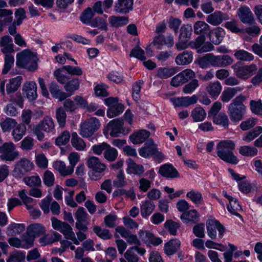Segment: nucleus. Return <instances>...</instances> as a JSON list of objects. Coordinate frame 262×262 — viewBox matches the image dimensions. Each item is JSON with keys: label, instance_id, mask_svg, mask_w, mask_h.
I'll return each mask as SVG.
<instances>
[{"label": "nucleus", "instance_id": "f257e3e1", "mask_svg": "<svg viewBox=\"0 0 262 262\" xmlns=\"http://www.w3.org/2000/svg\"><path fill=\"white\" fill-rule=\"evenodd\" d=\"M234 148L235 144L232 141H222L216 146V153L219 158L224 161L232 164H236L238 160L233 154V150Z\"/></svg>", "mask_w": 262, "mask_h": 262}, {"label": "nucleus", "instance_id": "f03ea898", "mask_svg": "<svg viewBox=\"0 0 262 262\" xmlns=\"http://www.w3.org/2000/svg\"><path fill=\"white\" fill-rule=\"evenodd\" d=\"M246 97L240 94L234 98L228 106L230 119L233 122H238L244 118L246 112V106L243 102Z\"/></svg>", "mask_w": 262, "mask_h": 262}, {"label": "nucleus", "instance_id": "7ed1b4c3", "mask_svg": "<svg viewBox=\"0 0 262 262\" xmlns=\"http://www.w3.org/2000/svg\"><path fill=\"white\" fill-rule=\"evenodd\" d=\"M16 64L29 71H34L37 69V57L28 50H25L16 56Z\"/></svg>", "mask_w": 262, "mask_h": 262}, {"label": "nucleus", "instance_id": "20e7f679", "mask_svg": "<svg viewBox=\"0 0 262 262\" xmlns=\"http://www.w3.org/2000/svg\"><path fill=\"white\" fill-rule=\"evenodd\" d=\"M86 165L91 169L89 172V176L92 180H98L103 176L106 166L99 158L95 156L89 157L87 159Z\"/></svg>", "mask_w": 262, "mask_h": 262}, {"label": "nucleus", "instance_id": "39448f33", "mask_svg": "<svg viewBox=\"0 0 262 262\" xmlns=\"http://www.w3.org/2000/svg\"><path fill=\"white\" fill-rule=\"evenodd\" d=\"M55 124L53 118L46 116L36 125L34 133L39 141H42L45 138L43 132L51 133L55 131Z\"/></svg>", "mask_w": 262, "mask_h": 262}, {"label": "nucleus", "instance_id": "423d86ee", "mask_svg": "<svg viewBox=\"0 0 262 262\" xmlns=\"http://www.w3.org/2000/svg\"><path fill=\"white\" fill-rule=\"evenodd\" d=\"M236 76L242 80H246L253 76L257 70L255 64L246 65L240 62H237L231 67Z\"/></svg>", "mask_w": 262, "mask_h": 262}, {"label": "nucleus", "instance_id": "0eeeda50", "mask_svg": "<svg viewBox=\"0 0 262 262\" xmlns=\"http://www.w3.org/2000/svg\"><path fill=\"white\" fill-rule=\"evenodd\" d=\"M100 127V123L97 118L95 117L90 118L81 124L79 134L83 138L90 137Z\"/></svg>", "mask_w": 262, "mask_h": 262}, {"label": "nucleus", "instance_id": "6e6552de", "mask_svg": "<svg viewBox=\"0 0 262 262\" xmlns=\"http://www.w3.org/2000/svg\"><path fill=\"white\" fill-rule=\"evenodd\" d=\"M33 167L34 164L30 160L21 158L16 163L12 170V175L16 179H20L33 169Z\"/></svg>", "mask_w": 262, "mask_h": 262}, {"label": "nucleus", "instance_id": "1a4fd4ad", "mask_svg": "<svg viewBox=\"0 0 262 262\" xmlns=\"http://www.w3.org/2000/svg\"><path fill=\"white\" fill-rule=\"evenodd\" d=\"M15 145L11 142H6L0 146V158L2 160L13 161L18 156Z\"/></svg>", "mask_w": 262, "mask_h": 262}, {"label": "nucleus", "instance_id": "9d476101", "mask_svg": "<svg viewBox=\"0 0 262 262\" xmlns=\"http://www.w3.org/2000/svg\"><path fill=\"white\" fill-rule=\"evenodd\" d=\"M207 234L210 238L214 239L216 238V230L219 231V236L222 237L224 232V227L220 222L214 219H209L206 223Z\"/></svg>", "mask_w": 262, "mask_h": 262}, {"label": "nucleus", "instance_id": "9b49d317", "mask_svg": "<svg viewBox=\"0 0 262 262\" xmlns=\"http://www.w3.org/2000/svg\"><path fill=\"white\" fill-rule=\"evenodd\" d=\"M195 76V74L192 70L186 69L174 76L171 80L170 84L178 87L193 79Z\"/></svg>", "mask_w": 262, "mask_h": 262}, {"label": "nucleus", "instance_id": "f8f14e48", "mask_svg": "<svg viewBox=\"0 0 262 262\" xmlns=\"http://www.w3.org/2000/svg\"><path fill=\"white\" fill-rule=\"evenodd\" d=\"M229 19H230V16L228 13L217 10L210 14L206 18L207 22L214 26H217L224 21Z\"/></svg>", "mask_w": 262, "mask_h": 262}, {"label": "nucleus", "instance_id": "ddd939ff", "mask_svg": "<svg viewBox=\"0 0 262 262\" xmlns=\"http://www.w3.org/2000/svg\"><path fill=\"white\" fill-rule=\"evenodd\" d=\"M123 124V120L121 118L111 121L107 124L108 130L110 131V135L113 137H116L123 134L124 132Z\"/></svg>", "mask_w": 262, "mask_h": 262}, {"label": "nucleus", "instance_id": "4468645a", "mask_svg": "<svg viewBox=\"0 0 262 262\" xmlns=\"http://www.w3.org/2000/svg\"><path fill=\"white\" fill-rule=\"evenodd\" d=\"M134 0H117L114 5V11L118 13L126 14L133 10Z\"/></svg>", "mask_w": 262, "mask_h": 262}, {"label": "nucleus", "instance_id": "2eb2a0df", "mask_svg": "<svg viewBox=\"0 0 262 262\" xmlns=\"http://www.w3.org/2000/svg\"><path fill=\"white\" fill-rule=\"evenodd\" d=\"M146 252V250L139 246H133L129 248L124 254V257L128 262H138L139 258L136 253L141 255H143Z\"/></svg>", "mask_w": 262, "mask_h": 262}, {"label": "nucleus", "instance_id": "dca6fc26", "mask_svg": "<svg viewBox=\"0 0 262 262\" xmlns=\"http://www.w3.org/2000/svg\"><path fill=\"white\" fill-rule=\"evenodd\" d=\"M233 59L228 55H214L211 53V66L213 67H225L231 64Z\"/></svg>", "mask_w": 262, "mask_h": 262}, {"label": "nucleus", "instance_id": "f3484780", "mask_svg": "<svg viewBox=\"0 0 262 262\" xmlns=\"http://www.w3.org/2000/svg\"><path fill=\"white\" fill-rule=\"evenodd\" d=\"M238 16L244 24L252 25L255 23L254 16L247 6L240 7L238 10Z\"/></svg>", "mask_w": 262, "mask_h": 262}, {"label": "nucleus", "instance_id": "a211bd4d", "mask_svg": "<svg viewBox=\"0 0 262 262\" xmlns=\"http://www.w3.org/2000/svg\"><path fill=\"white\" fill-rule=\"evenodd\" d=\"M139 155L143 158H148L157 154L156 145L151 140H148L144 144V146L139 150Z\"/></svg>", "mask_w": 262, "mask_h": 262}, {"label": "nucleus", "instance_id": "6ab92c4d", "mask_svg": "<svg viewBox=\"0 0 262 262\" xmlns=\"http://www.w3.org/2000/svg\"><path fill=\"white\" fill-rule=\"evenodd\" d=\"M200 214L195 209H191L185 212H183L180 219L186 224H194L198 222Z\"/></svg>", "mask_w": 262, "mask_h": 262}, {"label": "nucleus", "instance_id": "aec40b11", "mask_svg": "<svg viewBox=\"0 0 262 262\" xmlns=\"http://www.w3.org/2000/svg\"><path fill=\"white\" fill-rule=\"evenodd\" d=\"M243 89L242 86L228 87L222 92L220 99L223 102L228 103L238 92L242 91Z\"/></svg>", "mask_w": 262, "mask_h": 262}, {"label": "nucleus", "instance_id": "412c9836", "mask_svg": "<svg viewBox=\"0 0 262 262\" xmlns=\"http://www.w3.org/2000/svg\"><path fill=\"white\" fill-rule=\"evenodd\" d=\"M153 43L155 46H158L157 48L159 49H161L160 47L163 45L170 48L174 45L173 37L171 34L166 36L163 35H157L154 37Z\"/></svg>", "mask_w": 262, "mask_h": 262}, {"label": "nucleus", "instance_id": "4be33fe9", "mask_svg": "<svg viewBox=\"0 0 262 262\" xmlns=\"http://www.w3.org/2000/svg\"><path fill=\"white\" fill-rule=\"evenodd\" d=\"M1 51L5 54H11L14 52V45L11 37L8 35L3 36L0 40Z\"/></svg>", "mask_w": 262, "mask_h": 262}, {"label": "nucleus", "instance_id": "5701e85b", "mask_svg": "<svg viewBox=\"0 0 262 262\" xmlns=\"http://www.w3.org/2000/svg\"><path fill=\"white\" fill-rule=\"evenodd\" d=\"M159 173L167 178H175L179 177V172L171 164H164L159 168Z\"/></svg>", "mask_w": 262, "mask_h": 262}, {"label": "nucleus", "instance_id": "b1692460", "mask_svg": "<svg viewBox=\"0 0 262 262\" xmlns=\"http://www.w3.org/2000/svg\"><path fill=\"white\" fill-rule=\"evenodd\" d=\"M23 90L29 100L33 101L37 98V85L35 82L29 81L25 83L23 85Z\"/></svg>", "mask_w": 262, "mask_h": 262}, {"label": "nucleus", "instance_id": "393cba45", "mask_svg": "<svg viewBox=\"0 0 262 262\" xmlns=\"http://www.w3.org/2000/svg\"><path fill=\"white\" fill-rule=\"evenodd\" d=\"M193 55L191 51L185 50L179 53L175 59L177 64L179 66L187 65L193 60Z\"/></svg>", "mask_w": 262, "mask_h": 262}, {"label": "nucleus", "instance_id": "a878e982", "mask_svg": "<svg viewBox=\"0 0 262 262\" xmlns=\"http://www.w3.org/2000/svg\"><path fill=\"white\" fill-rule=\"evenodd\" d=\"M225 35L224 29L217 27L209 31V38L210 41L215 45H218L223 41Z\"/></svg>", "mask_w": 262, "mask_h": 262}, {"label": "nucleus", "instance_id": "bb28decb", "mask_svg": "<svg viewBox=\"0 0 262 262\" xmlns=\"http://www.w3.org/2000/svg\"><path fill=\"white\" fill-rule=\"evenodd\" d=\"M58 231L63 234L66 239L71 240L76 245H79L80 243L77 239L72 228L68 223L64 222Z\"/></svg>", "mask_w": 262, "mask_h": 262}, {"label": "nucleus", "instance_id": "cd10ccee", "mask_svg": "<svg viewBox=\"0 0 262 262\" xmlns=\"http://www.w3.org/2000/svg\"><path fill=\"white\" fill-rule=\"evenodd\" d=\"M49 90L53 98L62 101L68 97L67 93L61 91L55 82H52L49 85Z\"/></svg>", "mask_w": 262, "mask_h": 262}, {"label": "nucleus", "instance_id": "c85d7f7f", "mask_svg": "<svg viewBox=\"0 0 262 262\" xmlns=\"http://www.w3.org/2000/svg\"><path fill=\"white\" fill-rule=\"evenodd\" d=\"M181 242L178 238H173L165 244L164 250L167 255H172L179 249Z\"/></svg>", "mask_w": 262, "mask_h": 262}, {"label": "nucleus", "instance_id": "c756f323", "mask_svg": "<svg viewBox=\"0 0 262 262\" xmlns=\"http://www.w3.org/2000/svg\"><path fill=\"white\" fill-rule=\"evenodd\" d=\"M222 90L221 83L217 81L210 82L206 87V91L214 99L220 94Z\"/></svg>", "mask_w": 262, "mask_h": 262}, {"label": "nucleus", "instance_id": "7c9ffc66", "mask_svg": "<svg viewBox=\"0 0 262 262\" xmlns=\"http://www.w3.org/2000/svg\"><path fill=\"white\" fill-rule=\"evenodd\" d=\"M198 97L193 95L191 97H182L174 99L173 103L177 106H188L196 103Z\"/></svg>", "mask_w": 262, "mask_h": 262}, {"label": "nucleus", "instance_id": "2f4dec72", "mask_svg": "<svg viewBox=\"0 0 262 262\" xmlns=\"http://www.w3.org/2000/svg\"><path fill=\"white\" fill-rule=\"evenodd\" d=\"M127 164V171L130 174L141 175L144 172V168L142 165L137 164L134 160L130 158L126 160Z\"/></svg>", "mask_w": 262, "mask_h": 262}, {"label": "nucleus", "instance_id": "473e14b6", "mask_svg": "<svg viewBox=\"0 0 262 262\" xmlns=\"http://www.w3.org/2000/svg\"><path fill=\"white\" fill-rule=\"evenodd\" d=\"M150 136V133L146 130H141L130 136L129 139L134 144H140L144 142Z\"/></svg>", "mask_w": 262, "mask_h": 262}, {"label": "nucleus", "instance_id": "72a5a7b5", "mask_svg": "<svg viewBox=\"0 0 262 262\" xmlns=\"http://www.w3.org/2000/svg\"><path fill=\"white\" fill-rule=\"evenodd\" d=\"M27 233L32 234L35 237L44 235L46 233V228L41 224L35 223L30 225L27 228Z\"/></svg>", "mask_w": 262, "mask_h": 262}, {"label": "nucleus", "instance_id": "f704fd0d", "mask_svg": "<svg viewBox=\"0 0 262 262\" xmlns=\"http://www.w3.org/2000/svg\"><path fill=\"white\" fill-rule=\"evenodd\" d=\"M23 80L21 76H18L14 78L10 79L9 83L6 85V91L8 94L16 92L20 86Z\"/></svg>", "mask_w": 262, "mask_h": 262}, {"label": "nucleus", "instance_id": "c9c22d12", "mask_svg": "<svg viewBox=\"0 0 262 262\" xmlns=\"http://www.w3.org/2000/svg\"><path fill=\"white\" fill-rule=\"evenodd\" d=\"M177 72L176 67L159 68L157 70V76L161 79H167L171 77Z\"/></svg>", "mask_w": 262, "mask_h": 262}, {"label": "nucleus", "instance_id": "e433bc0d", "mask_svg": "<svg viewBox=\"0 0 262 262\" xmlns=\"http://www.w3.org/2000/svg\"><path fill=\"white\" fill-rule=\"evenodd\" d=\"M53 167L63 176L70 175L73 173L72 167H67L65 163L61 161L55 162Z\"/></svg>", "mask_w": 262, "mask_h": 262}, {"label": "nucleus", "instance_id": "4c0bfd02", "mask_svg": "<svg viewBox=\"0 0 262 262\" xmlns=\"http://www.w3.org/2000/svg\"><path fill=\"white\" fill-rule=\"evenodd\" d=\"M154 203L149 200H147L142 203L141 206V214L142 217H147L149 216L155 209Z\"/></svg>", "mask_w": 262, "mask_h": 262}, {"label": "nucleus", "instance_id": "58836bf2", "mask_svg": "<svg viewBox=\"0 0 262 262\" xmlns=\"http://www.w3.org/2000/svg\"><path fill=\"white\" fill-rule=\"evenodd\" d=\"M206 112L201 106L195 107L191 112V116L194 122L203 121L206 117Z\"/></svg>", "mask_w": 262, "mask_h": 262}, {"label": "nucleus", "instance_id": "ea45409f", "mask_svg": "<svg viewBox=\"0 0 262 262\" xmlns=\"http://www.w3.org/2000/svg\"><path fill=\"white\" fill-rule=\"evenodd\" d=\"M71 143L72 146L77 150L83 151L86 148V144L84 140L80 138L76 133L72 135Z\"/></svg>", "mask_w": 262, "mask_h": 262}, {"label": "nucleus", "instance_id": "a19ab883", "mask_svg": "<svg viewBox=\"0 0 262 262\" xmlns=\"http://www.w3.org/2000/svg\"><path fill=\"white\" fill-rule=\"evenodd\" d=\"M234 56L240 61H251L254 59L253 55L244 50L234 51Z\"/></svg>", "mask_w": 262, "mask_h": 262}, {"label": "nucleus", "instance_id": "79ce46f5", "mask_svg": "<svg viewBox=\"0 0 262 262\" xmlns=\"http://www.w3.org/2000/svg\"><path fill=\"white\" fill-rule=\"evenodd\" d=\"M109 22L113 27H119L126 25L128 18L125 16H111L109 17Z\"/></svg>", "mask_w": 262, "mask_h": 262}, {"label": "nucleus", "instance_id": "37998d69", "mask_svg": "<svg viewBox=\"0 0 262 262\" xmlns=\"http://www.w3.org/2000/svg\"><path fill=\"white\" fill-rule=\"evenodd\" d=\"M194 32L196 34H207L210 31V26L205 22L199 20L193 25Z\"/></svg>", "mask_w": 262, "mask_h": 262}, {"label": "nucleus", "instance_id": "c03bdc74", "mask_svg": "<svg viewBox=\"0 0 262 262\" xmlns=\"http://www.w3.org/2000/svg\"><path fill=\"white\" fill-rule=\"evenodd\" d=\"M227 209L231 214L239 218L242 217L241 215L237 212L242 210V207L236 199L233 198L229 201V204L227 205Z\"/></svg>", "mask_w": 262, "mask_h": 262}, {"label": "nucleus", "instance_id": "a18cd8bd", "mask_svg": "<svg viewBox=\"0 0 262 262\" xmlns=\"http://www.w3.org/2000/svg\"><path fill=\"white\" fill-rule=\"evenodd\" d=\"M55 118L60 128H64L66 124L67 114L63 108L60 107L56 109Z\"/></svg>", "mask_w": 262, "mask_h": 262}, {"label": "nucleus", "instance_id": "49530a36", "mask_svg": "<svg viewBox=\"0 0 262 262\" xmlns=\"http://www.w3.org/2000/svg\"><path fill=\"white\" fill-rule=\"evenodd\" d=\"M25 229L23 224L12 223L7 227V232L9 235L15 236L23 232Z\"/></svg>", "mask_w": 262, "mask_h": 262}, {"label": "nucleus", "instance_id": "de8ad7c7", "mask_svg": "<svg viewBox=\"0 0 262 262\" xmlns=\"http://www.w3.org/2000/svg\"><path fill=\"white\" fill-rule=\"evenodd\" d=\"M262 133V127L256 126L250 131L246 133L243 136V140L247 142H250L257 137Z\"/></svg>", "mask_w": 262, "mask_h": 262}, {"label": "nucleus", "instance_id": "09e8293b", "mask_svg": "<svg viewBox=\"0 0 262 262\" xmlns=\"http://www.w3.org/2000/svg\"><path fill=\"white\" fill-rule=\"evenodd\" d=\"M213 122L217 125L223 126L225 128H228L229 120L228 116L224 113H220L212 117Z\"/></svg>", "mask_w": 262, "mask_h": 262}, {"label": "nucleus", "instance_id": "8fccbe9b", "mask_svg": "<svg viewBox=\"0 0 262 262\" xmlns=\"http://www.w3.org/2000/svg\"><path fill=\"white\" fill-rule=\"evenodd\" d=\"M17 123L16 121L13 118H6L4 120L0 123V125L3 132H9L12 129L14 128Z\"/></svg>", "mask_w": 262, "mask_h": 262}, {"label": "nucleus", "instance_id": "3c124183", "mask_svg": "<svg viewBox=\"0 0 262 262\" xmlns=\"http://www.w3.org/2000/svg\"><path fill=\"white\" fill-rule=\"evenodd\" d=\"M124 110V106L123 104H116L108 108L107 111V116L110 118H114L121 114Z\"/></svg>", "mask_w": 262, "mask_h": 262}, {"label": "nucleus", "instance_id": "603ef678", "mask_svg": "<svg viewBox=\"0 0 262 262\" xmlns=\"http://www.w3.org/2000/svg\"><path fill=\"white\" fill-rule=\"evenodd\" d=\"M118 155L117 150L108 144L107 147L103 152V157L108 162L116 160Z\"/></svg>", "mask_w": 262, "mask_h": 262}, {"label": "nucleus", "instance_id": "864d4df0", "mask_svg": "<svg viewBox=\"0 0 262 262\" xmlns=\"http://www.w3.org/2000/svg\"><path fill=\"white\" fill-rule=\"evenodd\" d=\"M26 127L23 124H17L12 132V136L15 142L20 140L26 133Z\"/></svg>", "mask_w": 262, "mask_h": 262}, {"label": "nucleus", "instance_id": "5fc2aeb1", "mask_svg": "<svg viewBox=\"0 0 262 262\" xmlns=\"http://www.w3.org/2000/svg\"><path fill=\"white\" fill-rule=\"evenodd\" d=\"M65 84L64 88L66 92L70 93V94L68 95V97H69L79 89L80 82L78 79L74 78Z\"/></svg>", "mask_w": 262, "mask_h": 262}, {"label": "nucleus", "instance_id": "6e6d98bb", "mask_svg": "<svg viewBox=\"0 0 262 262\" xmlns=\"http://www.w3.org/2000/svg\"><path fill=\"white\" fill-rule=\"evenodd\" d=\"M23 181L30 187H39L41 185V179L37 175L26 177L23 179Z\"/></svg>", "mask_w": 262, "mask_h": 262}, {"label": "nucleus", "instance_id": "4d7b16f0", "mask_svg": "<svg viewBox=\"0 0 262 262\" xmlns=\"http://www.w3.org/2000/svg\"><path fill=\"white\" fill-rule=\"evenodd\" d=\"M90 26L92 27L98 28L101 30H107L106 19L99 16L93 18Z\"/></svg>", "mask_w": 262, "mask_h": 262}, {"label": "nucleus", "instance_id": "13d9d810", "mask_svg": "<svg viewBox=\"0 0 262 262\" xmlns=\"http://www.w3.org/2000/svg\"><path fill=\"white\" fill-rule=\"evenodd\" d=\"M26 258V253L24 251L16 250L11 253L6 262H22Z\"/></svg>", "mask_w": 262, "mask_h": 262}, {"label": "nucleus", "instance_id": "bf43d9fd", "mask_svg": "<svg viewBox=\"0 0 262 262\" xmlns=\"http://www.w3.org/2000/svg\"><path fill=\"white\" fill-rule=\"evenodd\" d=\"M186 196L195 205L201 204L203 201L202 193L199 191L194 190L188 192L186 194Z\"/></svg>", "mask_w": 262, "mask_h": 262}, {"label": "nucleus", "instance_id": "052dcab7", "mask_svg": "<svg viewBox=\"0 0 262 262\" xmlns=\"http://www.w3.org/2000/svg\"><path fill=\"white\" fill-rule=\"evenodd\" d=\"M85 108L90 113L94 112V114L98 116H103L105 114V110L103 107H99V105L95 103H91L87 104Z\"/></svg>", "mask_w": 262, "mask_h": 262}, {"label": "nucleus", "instance_id": "680f3d73", "mask_svg": "<svg viewBox=\"0 0 262 262\" xmlns=\"http://www.w3.org/2000/svg\"><path fill=\"white\" fill-rule=\"evenodd\" d=\"M35 238L32 234H28L27 231L21 237L23 248L27 249L31 248L34 245Z\"/></svg>", "mask_w": 262, "mask_h": 262}, {"label": "nucleus", "instance_id": "e2e57ef3", "mask_svg": "<svg viewBox=\"0 0 262 262\" xmlns=\"http://www.w3.org/2000/svg\"><path fill=\"white\" fill-rule=\"evenodd\" d=\"M164 227L171 235H176L177 230L180 227V225L179 223L170 220L165 222Z\"/></svg>", "mask_w": 262, "mask_h": 262}, {"label": "nucleus", "instance_id": "0e129e2a", "mask_svg": "<svg viewBox=\"0 0 262 262\" xmlns=\"http://www.w3.org/2000/svg\"><path fill=\"white\" fill-rule=\"evenodd\" d=\"M94 15V13L92 8H86L80 15V20L86 25H90L92 22V18Z\"/></svg>", "mask_w": 262, "mask_h": 262}, {"label": "nucleus", "instance_id": "69168bd1", "mask_svg": "<svg viewBox=\"0 0 262 262\" xmlns=\"http://www.w3.org/2000/svg\"><path fill=\"white\" fill-rule=\"evenodd\" d=\"M93 231L97 236L104 240L111 239L112 237L108 230L102 229L98 226L94 227Z\"/></svg>", "mask_w": 262, "mask_h": 262}, {"label": "nucleus", "instance_id": "338daca9", "mask_svg": "<svg viewBox=\"0 0 262 262\" xmlns=\"http://www.w3.org/2000/svg\"><path fill=\"white\" fill-rule=\"evenodd\" d=\"M239 152L244 156L253 157L257 155V149L252 146H242L239 148Z\"/></svg>", "mask_w": 262, "mask_h": 262}, {"label": "nucleus", "instance_id": "774afa93", "mask_svg": "<svg viewBox=\"0 0 262 262\" xmlns=\"http://www.w3.org/2000/svg\"><path fill=\"white\" fill-rule=\"evenodd\" d=\"M42 180L46 186L49 187H52L54 185V175L51 171L47 170L43 173Z\"/></svg>", "mask_w": 262, "mask_h": 262}]
</instances>
